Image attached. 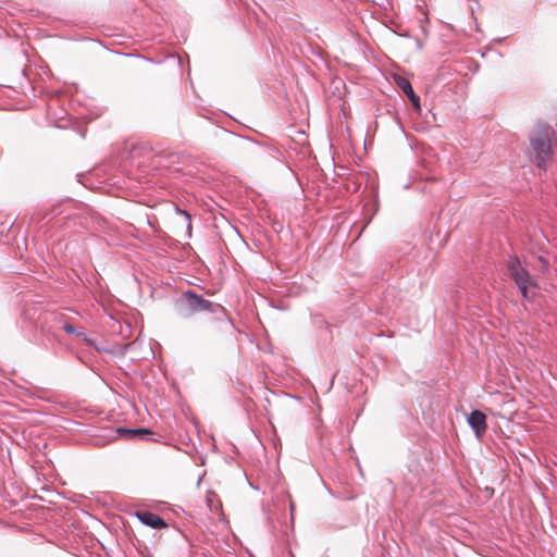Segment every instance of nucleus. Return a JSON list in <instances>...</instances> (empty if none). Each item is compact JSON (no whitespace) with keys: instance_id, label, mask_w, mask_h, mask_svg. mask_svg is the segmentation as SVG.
Returning <instances> with one entry per match:
<instances>
[{"instance_id":"1","label":"nucleus","mask_w":557,"mask_h":557,"mask_svg":"<svg viewBox=\"0 0 557 557\" xmlns=\"http://www.w3.org/2000/svg\"><path fill=\"white\" fill-rule=\"evenodd\" d=\"M554 131L547 124H537L530 135L531 161L536 168L546 170L553 159Z\"/></svg>"},{"instance_id":"2","label":"nucleus","mask_w":557,"mask_h":557,"mask_svg":"<svg viewBox=\"0 0 557 557\" xmlns=\"http://www.w3.org/2000/svg\"><path fill=\"white\" fill-rule=\"evenodd\" d=\"M507 271L509 276L515 281L522 296L528 298L529 286H535V282L525 268L522 267L517 257H510L507 261Z\"/></svg>"},{"instance_id":"3","label":"nucleus","mask_w":557,"mask_h":557,"mask_svg":"<svg viewBox=\"0 0 557 557\" xmlns=\"http://www.w3.org/2000/svg\"><path fill=\"white\" fill-rule=\"evenodd\" d=\"M185 300L187 302V307L191 312H199V311H211L214 312L215 309L221 308L218 304H212L207 299H203L200 296H197L193 292H186L184 294Z\"/></svg>"},{"instance_id":"4","label":"nucleus","mask_w":557,"mask_h":557,"mask_svg":"<svg viewBox=\"0 0 557 557\" xmlns=\"http://www.w3.org/2000/svg\"><path fill=\"white\" fill-rule=\"evenodd\" d=\"M468 423L478 437H481L487 429L486 416L480 410H473L470 413Z\"/></svg>"},{"instance_id":"5","label":"nucleus","mask_w":557,"mask_h":557,"mask_svg":"<svg viewBox=\"0 0 557 557\" xmlns=\"http://www.w3.org/2000/svg\"><path fill=\"white\" fill-rule=\"evenodd\" d=\"M136 516L140 522L153 529H162L166 527V523L161 517L150 511H137Z\"/></svg>"},{"instance_id":"6","label":"nucleus","mask_w":557,"mask_h":557,"mask_svg":"<svg viewBox=\"0 0 557 557\" xmlns=\"http://www.w3.org/2000/svg\"><path fill=\"white\" fill-rule=\"evenodd\" d=\"M206 503H207L208 508L211 511L220 512L222 509V504H221L218 495L212 491L207 492Z\"/></svg>"},{"instance_id":"7","label":"nucleus","mask_w":557,"mask_h":557,"mask_svg":"<svg viewBox=\"0 0 557 557\" xmlns=\"http://www.w3.org/2000/svg\"><path fill=\"white\" fill-rule=\"evenodd\" d=\"M117 433L120 434H123L127 437H135V436H144V435H149L151 434V431L148 430V429H134V430H131V429H117L116 430Z\"/></svg>"},{"instance_id":"8","label":"nucleus","mask_w":557,"mask_h":557,"mask_svg":"<svg viewBox=\"0 0 557 557\" xmlns=\"http://www.w3.org/2000/svg\"><path fill=\"white\" fill-rule=\"evenodd\" d=\"M395 83L408 97L414 92L410 82L406 77L395 76Z\"/></svg>"},{"instance_id":"9","label":"nucleus","mask_w":557,"mask_h":557,"mask_svg":"<svg viewBox=\"0 0 557 557\" xmlns=\"http://www.w3.org/2000/svg\"><path fill=\"white\" fill-rule=\"evenodd\" d=\"M176 212H177V214H178L180 216H182V218H183L182 225H184V226L186 227V230H187L188 232H190V231H191V221H190V215H189L186 211L181 210V209H178V208L176 209Z\"/></svg>"},{"instance_id":"10","label":"nucleus","mask_w":557,"mask_h":557,"mask_svg":"<svg viewBox=\"0 0 557 557\" xmlns=\"http://www.w3.org/2000/svg\"><path fill=\"white\" fill-rule=\"evenodd\" d=\"M63 329L64 331L67 333V334H71V335H83L82 332H76L75 327L73 325H71L70 323H65L63 325Z\"/></svg>"},{"instance_id":"11","label":"nucleus","mask_w":557,"mask_h":557,"mask_svg":"<svg viewBox=\"0 0 557 557\" xmlns=\"http://www.w3.org/2000/svg\"><path fill=\"white\" fill-rule=\"evenodd\" d=\"M408 98L410 99L416 110L420 111V98L416 95V92L411 94Z\"/></svg>"},{"instance_id":"12","label":"nucleus","mask_w":557,"mask_h":557,"mask_svg":"<svg viewBox=\"0 0 557 557\" xmlns=\"http://www.w3.org/2000/svg\"><path fill=\"white\" fill-rule=\"evenodd\" d=\"M537 260H539V262L541 264V269L543 271H546L547 268H548V261L544 257H539Z\"/></svg>"}]
</instances>
